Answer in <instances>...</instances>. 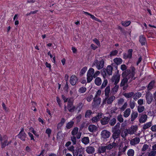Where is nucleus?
Segmentation results:
<instances>
[{
	"mask_svg": "<svg viewBox=\"0 0 156 156\" xmlns=\"http://www.w3.org/2000/svg\"><path fill=\"white\" fill-rule=\"evenodd\" d=\"M97 116H96L93 117L92 119V122L93 123L97 122L99 120V119L98 118Z\"/></svg>",
	"mask_w": 156,
	"mask_h": 156,
	"instance_id": "obj_57",
	"label": "nucleus"
},
{
	"mask_svg": "<svg viewBox=\"0 0 156 156\" xmlns=\"http://www.w3.org/2000/svg\"><path fill=\"white\" fill-rule=\"evenodd\" d=\"M142 94L140 92H138L135 94L133 96V99L136 101L137 100L138 98H140Z\"/></svg>",
	"mask_w": 156,
	"mask_h": 156,
	"instance_id": "obj_33",
	"label": "nucleus"
},
{
	"mask_svg": "<svg viewBox=\"0 0 156 156\" xmlns=\"http://www.w3.org/2000/svg\"><path fill=\"white\" fill-rule=\"evenodd\" d=\"M108 83V81L107 80V79H105L104 80V81L101 87V88L102 89L105 87L107 85Z\"/></svg>",
	"mask_w": 156,
	"mask_h": 156,
	"instance_id": "obj_45",
	"label": "nucleus"
},
{
	"mask_svg": "<svg viewBox=\"0 0 156 156\" xmlns=\"http://www.w3.org/2000/svg\"><path fill=\"white\" fill-rule=\"evenodd\" d=\"M67 108L70 112H73L76 110V106L73 104H67Z\"/></svg>",
	"mask_w": 156,
	"mask_h": 156,
	"instance_id": "obj_15",
	"label": "nucleus"
},
{
	"mask_svg": "<svg viewBox=\"0 0 156 156\" xmlns=\"http://www.w3.org/2000/svg\"><path fill=\"white\" fill-rule=\"evenodd\" d=\"M32 103V109L33 110L34 112L37 111V109L35 108V106L36 105V103L34 101L31 102Z\"/></svg>",
	"mask_w": 156,
	"mask_h": 156,
	"instance_id": "obj_52",
	"label": "nucleus"
},
{
	"mask_svg": "<svg viewBox=\"0 0 156 156\" xmlns=\"http://www.w3.org/2000/svg\"><path fill=\"white\" fill-rule=\"evenodd\" d=\"M86 90L87 89L85 87H82L79 89V92L81 93H84Z\"/></svg>",
	"mask_w": 156,
	"mask_h": 156,
	"instance_id": "obj_49",
	"label": "nucleus"
},
{
	"mask_svg": "<svg viewBox=\"0 0 156 156\" xmlns=\"http://www.w3.org/2000/svg\"><path fill=\"white\" fill-rule=\"evenodd\" d=\"M121 114L118 115L117 116V120L120 123L122 122L124 120Z\"/></svg>",
	"mask_w": 156,
	"mask_h": 156,
	"instance_id": "obj_47",
	"label": "nucleus"
},
{
	"mask_svg": "<svg viewBox=\"0 0 156 156\" xmlns=\"http://www.w3.org/2000/svg\"><path fill=\"white\" fill-rule=\"evenodd\" d=\"M83 13L86 15H88L90 16V17L92 19L94 20H95V21H97L98 22L100 21H99L100 20L99 19H98V18H97L95 17V16L94 15H92L91 14L87 12H86L83 11Z\"/></svg>",
	"mask_w": 156,
	"mask_h": 156,
	"instance_id": "obj_22",
	"label": "nucleus"
},
{
	"mask_svg": "<svg viewBox=\"0 0 156 156\" xmlns=\"http://www.w3.org/2000/svg\"><path fill=\"white\" fill-rule=\"evenodd\" d=\"M127 154L128 156H134V151L132 149L129 150L127 152Z\"/></svg>",
	"mask_w": 156,
	"mask_h": 156,
	"instance_id": "obj_37",
	"label": "nucleus"
},
{
	"mask_svg": "<svg viewBox=\"0 0 156 156\" xmlns=\"http://www.w3.org/2000/svg\"><path fill=\"white\" fill-rule=\"evenodd\" d=\"M93 41L98 45V47H100L101 46L100 41L96 38H94L93 40Z\"/></svg>",
	"mask_w": 156,
	"mask_h": 156,
	"instance_id": "obj_54",
	"label": "nucleus"
},
{
	"mask_svg": "<svg viewBox=\"0 0 156 156\" xmlns=\"http://www.w3.org/2000/svg\"><path fill=\"white\" fill-rule=\"evenodd\" d=\"M101 99L100 98H98V99H96L95 98L94 99V102L92 103V106L94 108H96L101 103Z\"/></svg>",
	"mask_w": 156,
	"mask_h": 156,
	"instance_id": "obj_10",
	"label": "nucleus"
},
{
	"mask_svg": "<svg viewBox=\"0 0 156 156\" xmlns=\"http://www.w3.org/2000/svg\"><path fill=\"white\" fill-rule=\"evenodd\" d=\"M144 107L142 106H138L137 108L138 111L140 113L143 112L144 110Z\"/></svg>",
	"mask_w": 156,
	"mask_h": 156,
	"instance_id": "obj_48",
	"label": "nucleus"
},
{
	"mask_svg": "<svg viewBox=\"0 0 156 156\" xmlns=\"http://www.w3.org/2000/svg\"><path fill=\"white\" fill-rule=\"evenodd\" d=\"M133 92H130L128 93H126L124 94V95L126 98H129L132 97L134 95Z\"/></svg>",
	"mask_w": 156,
	"mask_h": 156,
	"instance_id": "obj_34",
	"label": "nucleus"
},
{
	"mask_svg": "<svg viewBox=\"0 0 156 156\" xmlns=\"http://www.w3.org/2000/svg\"><path fill=\"white\" fill-rule=\"evenodd\" d=\"M86 151L89 154H92L94 152V148L92 146H88L87 147Z\"/></svg>",
	"mask_w": 156,
	"mask_h": 156,
	"instance_id": "obj_20",
	"label": "nucleus"
},
{
	"mask_svg": "<svg viewBox=\"0 0 156 156\" xmlns=\"http://www.w3.org/2000/svg\"><path fill=\"white\" fill-rule=\"evenodd\" d=\"M56 101L57 103H58L59 106L61 107V102L60 99L58 97H56Z\"/></svg>",
	"mask_w": 156,
	"mask_h": 156,
	"instance_id": "obj_61",
	"label": "nucleus"
},
{
	"mask_svg": "<svg viewBox=\"0 0 156 156\" xmlns=\"http://www.w3.org/2000/svg\"><path fill=\"white\" fill-rule=\"evenodd\" d=\"M93 76L87 75V83H90L93 79Z\"/></svg>",
	"mask_w": 156,
	"mask_h": 156,
	"instance_id": "obj_51",
	"label": "nucleus"
},
{
	"mask_svg": "<svg viewBox=\"0 0 156 156\" xmlns=\"http://www.w3.org/2000/svg\"><path fill=\"white\" fill-rule=\"evenodd\" d=\"M151 126V122H149L144 124L143 127L144 130H145Z\"/></svg>",
	"mask_w": 156,
	"mask_h": 156,
	"instance_id": "obj_32",
	"label": "nucleus"
},
{
	"mask_svg": "<svg viewBox=\"0 0 156 156\" xmlns=\"http://www.w3.org/2000/svg\"><path fill=\"white\" fill-rule=\"evenodd\" d=\"M78 128L77 127H75L72 131L71 134L73 136H75L76 135V137L77 139H79L81 137L82 133L80 131L78 132Z\"/></svg>",
	"mask_w": 156,
	"mask_h": 156,
	"instance_id": "obj_3",
	"label": "nucleus"
},
{
	"mask_svg": "<svg viewBox=\"0 0 156 156\" xmlns=\"http://www.w3.org/2000/svg\"><path fill=\"white\" fill-rule=\"evenodd\" d=\"M110 91V86L108 85L105 89V94L106 97H109Z\"/></svg>",
	"mask_w": 156,
	"mask_h": 156,
	"instance_id": "obj_26",
	"label": "nucleus"
},
{
	"mask_svg": "<svg viewBox=\"0 0 156 156\" xmlns=\"http://www.w3.org/2000/svg\"><path fill=\"white\" fill-rule=\"evenodd\" d=\"M145 97L147 103L149 104H151L153 99L152 94L149 91H148L146 93Z\"/></svg>",
	"mask_w": 156,
	"mask_h": 156,
	"instance_id": "obj_4",
	"label": "nucleus"
},
{
	"mask_svg": "<svg viewBox=\"0 0 156 156\" xmlns=\"http://www.w3.org/2000/svg\"><path fill=\"white\" fill-rule=\"evenodd\" d=\"M130 21H128L126 22H122V24L124 27H127L129 26L130 24Z\"/></svg>",
	"mask_w": 156,
	"mask_h": 156,
	"instance_id": "obj_50",
	"label": "nucleus"
},
{
	"mask_svg": "<svg viewBox=\"0 0 156 156\" xmlns=\"http://www.w3.org/2000/svg\"><path fill=\"white\" fill-rule=\"evenodd\" d=\"M109 125L112 126H114L116 123V120L115 118H113L112 119L110 120L109 121Z\"/></svg>",
	"mask_w": 156,
	"mask_h": 156,
	"instance_id": "obj_36",
	"label": "nucleus"
},
{
	"mask_svg": "<svg viewBox=\"0 0 156 156\" xmlns=\"http://www.w3.org/2000/svg\"><path fill=\"white\" fill-rule=\"evenodd\" d=\"M112 131L113 133L112 137L115 140L119 136L120 130L119 129H113Z\"/></svg>",
	"mask_w": 156,
	"mask_h": 156,
	"instance_id": "obj_6",
	"label": "nucleus"
},
{
	"mask_svg": "<svg viewBox=\"0 0 156 156\" xmlns=\"http://www.w3.org/2000/svg\"><path fill=\"white\" fill-rule=\"evenodd\" d=\"M131 110L129 108H127L126 109L124 112V116L125 117H127L129 115L130 113Z\"/></svg>",
	"mask_w": 156,
	"mask_h": 156,
	"instance_id": "obj_31",
	"label": "nucleus"
},
{
	"mask_svg": "<svg viewBox=\"0 0 156 156\" xmlns=\"http://www.w3.org/2000/svg\"><path fill=\"white\" fill-rule=\"evenodd\" d=\"M2 141V135L0 134V142L1 141V145L2 149L5 148L6 146H8L7 144V139H5L3 141Z\"/></svg>",
	"mask_w": 156,
	"mask_h": 156,
	"instance_id": "obj_8",
	"label": "nucleus"
},
{
	"mask_svg": "<svg viewBox=\"0 0 156 156\" xmlns=\"http://www.w3.org/2000/svg\"><path fill=\"white\" fill-rule=\"evenodd\" d=\"M66 122V120L64 118H62L61 119L60 122L59 123L57 126V128L59 129L60 128V127L62 126Z\"/></svg>",
	"mask_w": 156,
	"mask_h": 156,
	"instance_id": "obj_24",
	"label": "nucleus"
},
{
	"mask_svg": "<svg viewBox=\"0 0 156 156\" xmlns=\"http://www.w3.org/2000/svg\"><path fill=\"white\" fill-rule=\"evenodd\" d=\"M74 123L73 121L69 122L66 124V127L67 129H70L73 126Z\"/></svg>",
	"mask_w": 156,
	"mask_h": 156,
	"instance_id": "obj_40",
	"label": "nucleus"
},
{
	"mask_svg": "<svg viewBox=\"0 0 156 156\" xmlns=\"http://www.w3.org/2000/svg\"><path fill=\"white\" fill-rule=\"evenodd\" d=\"M94 72V69L92 68H90L87 71V75L93 76Z\"/></svg>",
	"mask_w": 156,
	"mask_h": 156,
	"instance_id": "obj_35",
	"label": "nucleus"
},
{
	"mask_svg": "<svg viewBox=\"0 0 156 156\" xmlns=\"http://www.w3.org/2000/svg\"><path fill=\"white\" fill-rule=\"evenodd\" d=\"M121 69L123 71H125L127 69V66L125 64L122 65L121 66Z\"/></svg>",
	"mask_w": 156,
	"mask_h": 156,
	"instance_id": "obj_62",
	"label": "nucleus"
},
{
	"mask_svg": "<svg viewBox=\"0 0 156 156\" xmlns=\"http://www.w3.org/2000/svg\"><path fill=\"white\" fill-rule=\"evenodd\" d=\"M96 64V67L98 70L102 69L104 67V61L103 59L101 61H98L97 59L95 60L93 63V65Z\"/></svg>",
	"mask_w": 156,
	"mask_h": 156,
	"instance_id": "obj_2",
	"label": "nucleus"
},
{
	"mask_svg": "<svg viewBox=\"0 0 156 156\" xmlns=\"http://www.w3.org/2000/svg\"><path fill=\"white\" fill-rule=\"evenodd\" d=\"M83 104L82 103H80L77 105L76 107V110H77L78 112H80L83 107Z\"/></svg>",
	"mask_w": 156,
	"mask_h": 156,
	"instance_id": "obj_42",
	"label": "nucleus"
},
{
	"mask_svg": "<svg viewBox=\"0 0 156 156\" xmlns=\"http://www.w3.org/2000/svg\"><path fill=\"white\" fill-rule=\"evenodd\" d=\"M156 154V151H152L148 154V156H155Z\"/></svg>",
	"mask_w": 156,
	"mask_h": 156,
	"instance_id": "obj_60",
	"label": "nucleus"
},
{
	"mask_svg": "<svg viewBox=\"0 0 156 156\" xmlns=\"http://www.w3.org/2000/svg\"><path fill=\"white\" fill-rule=\"evenodd\" d=\"M78 81V79L75 76L73 75L70 77V83L73 86L75 85L77 81Z\"/></svg>",
	"mask_w": 156,
	"mask_h": 156,
	"instance_id": "obj_9",
	"label": "nucleus"
},
{
	"mask_svg": "<svg viewBox=\"0 0 156 156\" xmlns=\"http://www.w3.org/2000/svg\"><path fill=\"white\" fill-rule=\"evenodd\" d=\"M120 78V76H113L111 80L112 82H114V84H117L119 82Z\"/></svg>",
	"mask_w": 156,
	"mask_h": 156,
	"instance_id": "obj_12",
	"label": "nucleus"
},
{
	"mask_svg": "<svg viewBox=\"0 0 156 156\" xmlns=\"http://www.w3.org/2000/svg\"><path fill=\"white\" fill-rule=\"evenodd\" d=\"M101 80L99 77H97L95 80V83L97 86H99L101 85Z\"/></svg>",
	"mask_w": 156,
	"mask_h": 156,
	"instance_id": "obj_30",
	"label": "nucleus"
},
{
	"mask_svg": "<svg viewBox=\"0 0 156 156\" xmlns=\"http://www.w3.org/2000/svg\"><path fill=\"white\" fill-rule=\"evenodd\" d=\"M139 41L141 43L142 46L145 45V43L146 42V40L145 37L143 35H140L139 37Z\"/></svg>",
	"mask_w": 156,
	"mask_h": 156,
	"instance_id": "obj_21",
	"label": "nucleus"
},
{
	"mask_svg": "<svg viewBox=\"0 0 156 156\" xmlns=\"http://www.w3.org/2000/svg\"><path fill=\"white\" fill-rule=\"evenodd\" d=\"M110 120V118L108 117H105L101 120V122L103 125L107 124Z\"/></svg>",
	"mask_w": 156,
	"mask_h": 156,
	"instance_id": "obj_14",
	"label": "nucleus"
},
{
	"mask_svg": "<svg viewBox=\"0 0 156 156\" xmlns=\"http://www.w3.org/2000/svg\"><path fill=\"white\" fill-rule=\"evenodd\" d=\"M100 74V72L99 71H96L93 75V77L95 78L97 77V76L99 75Z\"/></svg>",
	"mask_w": 156,
	"mask_h": 156,
	"instance_id": "obj_64",
	"label": "nucleus"
},
{
	"mask_svg": "<svg viewBox=\"0 0 156 156\" xmlns=\"http://www.w3.org/2000/svg\"><path fill=\"white\" fill-rule=\"evenodd\" d=\"M113 61L115 62L114 63L119 65L122 63V60L120 58H116L114 59Z\"/></svg>",
	"mask_w": 156,
	"mask_h": 156,
	"instance_id": "obj_23",
	"label": "nucleus"
},
{
	"mask_svg": "<svg viewBox=\"0 0 156 156\" xmlns=\"http://www.w3.org/2000/svg\"><path fill=\"white\" fill-rule=\"evenodd\" d=\"M114 99L113 98V96H111L109 97L107 101V103L108 104H111L113 102Z\"/></svg>",
	"mask_w": 156,
	"mask_h": 156,
	"instance_id": "obj_56",
	"label": "nucleus"
},
{
	"mask_svg": "<svg viewBox=\"0 0 156 156\" xmlns=\"http://www.w3.org/2000/svg\"><path fill=\"white\" fill-rule=\"evenodd\" d=\"M71 140L72 141L73 145H75L76 144V137L75 136H72L71 137Z\"/></svg>",
	"mask_w": 156,
	"mask_h": 156,
	"instance_id": "obj_44",
	"label": "nucleus"
},
{
	"mask_svg": "<svg viewBox=\"0 0 156 156\" xmlns=\"http://www.w3.org/2000/svg\"><path fill=\"white\" fill-rule=\"evenodd\" d=\"M67 104H73L74 100L73 98H71L68 99Z\"/></svg>",
	"mask_w": 156,
	"mask_h": 156,
	"instance_id": "obj_59",
	"label": "nucleus"
},
{
	"mask_svg": "<svg viewBox=\"0 0 156 156\" xmlns=\"http://www.w3.org/2000/svg\"><path fill=\"white\" fill-rule=\"evenodd\" d=\"M106 147L105 146H99L98 149V153L99 154H101L106 152Z\"/></svg>",
	"mask_w": 156,
	"mask_h": 156,
	"instance_id": "obj_17",
	"label": "nucleus"
},
{
	"mask_svg": "<svg viewBox=\"0 0 156 156\" xmlns=\"http://www.w3.org/2000/svg\"><path fill=\"white\" fill-rule=\"evenodd\" d=\"M138 113L137 112H133L131 114V121L133 122L137 117Z\"/></svg>",
	"mask_w": 156,
	"mask_h": 156,
	"instance_id": "obj_27",
	"label": "nucleus"
},
{
	"mask_svg": "<svg viewBox=\"0 0 156 156\" xmlns=\"http://www.w3.org/2000/svg\"><path fill=\"white\" fill-rule=\"evenodd\" d=\"M135 73V68L133 66H131L129 69H126L123 72L122 76V77H126L129 79H130V82H131L133 80L136 79V77H134Z\"/></svg>",
	"mask_w": 156,
	"mask_h": 156,
	"instance_id": "obj_1",
	"label": "nucleus"
},
{
	"mask_svg": "<svg viewBox=\"0 0 156 156\" xmlns=\"http://www.w3.org/2000/svg\"><path fill=\"white\" fill-rule=\"evenodd\" d=\"M124 78L122 80L120 84V87H123L126 85V84H127V83L128 81V80H129V82H130V79H129L128 77H123Z\"/></svg>",
	"mask_w": 156,
	"mask_h": 156,
	"instance_id": "obj_16",
	"label": "nucleus"
},
{
	"mask_svg": "<svg viewBox=\"0 0 156 156\" xmlns=\"http://www.w3.org/2000/svg\"><path fill=\"white\" fill-rule=\"evenodd\" d=\"M87 70V68L86 66L83 67L80 70V76H83L86 72Z\"/></svg>",
	"mask_w": 156,
	"mask_h": 156,
	"instance_id": "obj_38",
	"label": "nucleus"
},
{
	"mask_svg": "<svg viewBox=\"0 0 156 156\" xmlns=\"http://www.w3.org/2000/svg\"><path fill=\"white\" fill-rule=\"evenodd\" d=\"M62 131H60L58 132L57 133L56 138L57 139H61V136L62 137H63V135H62V134H61Z\"/></svg>",
	"mask_w": 156,
	"mask_h": 156,
	"instance_id": "obj_55",
	"label": "nucleus"
},
{
	"mask_svg": "<svg viewBox=\"0 0 156 156\" xmlns=\"http://www.w3.org/2000/svg\"><path fill=\"white\" fill-rule=\"evenodd\" d=\"M83 153V150L81 148L79 147H76L75 150H74L73 153V156H78V155Z\"/></svg>",
	"mask_w": 156,
	"mask_h": 156,
	"instance_id": "obj_7",
	"label": "nucleus"
},
{
	"mask_svg": "<svg viewBox=\"0 0 156 156\" xmlns=\"http://www.w3.org/2000/svg\"><path fill=\"white\" fill-rule=\"evenodd\" d=\"M148 148V146L147 144H145L143 145V147L142 149V151H144L147 149Z\"/></svg>",
	"mask_w": 156,
	"mask_h": 156,
	"instance_id": "obj_63",
	"label": "nucleus"
},
{
	"mask_svg": "<svg viewBox=\"0 0 156 156\" xmlns=\"http://www.w3.org/2000/svg\"><path fill=\"white\" fill-rule=\"evenodd\" d=\"M18 138H20L21 140L23 141H25L26 140L25 139L26 138L27 134L25 133H19L17 135Z\"/></svg>",
	"mask_w": 156,
	"mask_h": 156,
	"instance_id": "obj_18",
	"label": "nucleus"
},
{
	"mask_svg": "<svg viewBox=\"0 0 156 156\" xmlns=\"http://www.w3.org/2000/svg\"><path fill=\"white\" fill-rule=\"evenodd\" d=\"M133 51V50L132 49H129L128 50V54L127 55H128V57H129V58H132Z\"/></svg>",
	"mask_w": 156,
	"mask_h": 156,
	"instance_id": "obj_53",
	"label": "nucleus"
},
{
	"mask_svg": "<svg viewBox=\"0 0 156 156\" xmlns=\"http://www.w3.org/2000/svg\"><path fill=\"white\" fill-rule=\"evenodd\" d=\"M113 69V67H112L111 66L108 65L107 66L106 70L107 73L109 75H112Z\"/></svg>",
	"mask_w": 156,
	"mask_h": 156,
	"instance_id": "obj_25",
	"label": "nucleus"
},
{
	"mask_svg": "<svg viewBox=\"0 0 156 156\" xmlns=\"http://www.w3.org/2000/svg\"><path fill=\"white\" fill-rule=\"evenodd\" d=\"M154 81L153 80L151 81L147 87V89L148 91L151 90L153 88L154 83Z\"/></svg>",
	"mask_w": 156,
	"mask_h": 156,
	"instance_id": "obj_28",
	"label": "nucleus"
},
{
	"mask_svg": "<svg viewBox=\"0 0 156 156\" xmlns=\"http://www.w3.org/2000/svg\"><path fill=\"white\" fill-rule=\"evenodd\" d=\"M110 133L106 130H103L101 133L102 138L104 139L108 138L110 136Z\"/></svg>",
	"mask_w": 156,
	"mask_h": 156,
	"instance_id": "obj_5",
	"label": "nucleus"
},
{
	"mask_svg": "<svg viewBox=\"0 0 156 156\" xmlns=\"http://www.w3.org/2000/svg\"><path fill=\"white\" fill-rule=\"evenodd\" d=\"M140 139L139 137H136L132 139L130 141V144L131 145H135L138 144L140 142Z\"/></svg>",
	"mask_w": 156,
	"mask_h": 156,
	"instance_id": "obj_13",
	"label": "nucleus"
},
{
	"mask_svg": "<svg viewBox=\"0 0 156 156\" xmlns=\"http://www.w3.org/2000/svg\"><path fill=\"white\" fill-rule=\"evenodd\" d=\"M106 70L105 68H103L101 71V73L104 79L106 78Z\"/></svg>",
	"mask_w": 156,
	"mask_h": 156,
	"instance_id": "obj_41",
	"label": "nucleus"
},
{
	"mask_svg": "<svg viewBox=\"0 0 156 156\" xmlns=\"http://www.w3.org/2000/svg\"><path fill=\"white\" fill-rule=\"evenodd\" d=\"M97 126L94 125H90L88 127V130L91 133L95 132L97 129Z\"/></svg>",
	"mask_w": 156,
	"mask_h": 156,
	"instance_id": "obj_19",
	"label": "nucleus"
},
{
	"mask_svg": "<svg viewBox=\"0 0 156 156\" xmlns=\"http://www.w3.org/2000/svg\"><path fill=\"white\" fill-rule=\"evenodd\" d=\"M114 85L115 86L113 88H112L111 91L112 92L115 93L118 91L119 86L118 85H117V84Z\"/></svg>",
	"mask_w": 156,
	"mask_h": 156,
	"instance_id": "obj_39",
	"label": "nucleus"
},
{
	"mask_svg": "<svg viewBox=\"0 0 156 156\" xmlns=\"http://www.w3.org/2000/svg\"><path fill=\"white\" fill-rule=\"evenodd\" d=\"M51 130L49 128L47 129L45 131L46 133L48 134V137H50V135L51 133Z\"/></svg>",
	"mask_w": 156,
	"mask_h": 156,
	"instance_id": "obj_58",
	"label": "nucleus"
},
{
	"mask_svg": "<svg viewBox=\"0 0 156 156\" xmlns=\"http://www.w3.org/2000/svg\"><path fill=\"white\" fill-rule=\"evenodd\" d=\"M82 142L85 144H87L89 142V138L88 137H84L81 139Z\"/></svg>",
	"mask_w": 156,
	"mask_h": 156,
	"instance_id": "obj_29",
	"label": "nucleus"
},
{
	"mask_svg": "<svg viewBox=\"0 0 156 156\" xmlns=\"http://www.w3.org/2000/svg\"><path fill=\"white\" fill-rule=\"evenodd\" d=\"M147 119V116L146 114H142L140 115L139 121L141 123L145 122Z\"/></svg>",
	"mask_w": 156,
	"mask_h": 156,
	"instance_id": "obj_11",
	"label": "nucleus"
},
{
	"mask_svg": "<svg viewBox=\"0 0 156 156\" xmlns=\"http://www.w3.org/2000/svg\"><path fill=\"white\" fill-rule=\"evenodd\" d=\"M118 52V51L117 50H115L112 51L110 52V54L109 55L110 57H112L113 56L116 55Z\"/></svg>",
	"mask_w": 156,
	"mask_h": 156,
	"instance_id": "obj_46",
	"label": "nucleus"
},
{
	"mask_svg": "<svg viewBox=\"0 0 156 156\" xmlns=\"http://www.w3.org/2000/svg\"><path fill=\"white\" fill-rule=\"evenodd\" d=\"M92 113V112L91 110H89L86 111L85 114V118H90V116Z\"/></svg>",
	"mask_w": 156,
	"mask_h": 156,
	"instance_id": "obj_43",
	"label": "nucleus"
}]
</instances>
